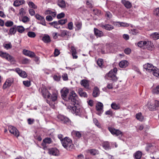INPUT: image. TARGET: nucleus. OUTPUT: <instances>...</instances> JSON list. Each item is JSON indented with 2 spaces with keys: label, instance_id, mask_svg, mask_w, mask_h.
<instances>
[{
  "label": "nucleus",
  "instance_id": "a19ab883",
  "mask_svg": "<svg viewBox=\"0 0 159 159\" xmlns=\"http://www.w3.org/2000/svg\"><path fill=\"white\" fill-rule=\"evenodd\" d=\"M152 72L154 76L159 77V70L156 67V69H154Z\"/></svg>",
  "mask_w": 159,
  "mask_h": 159
},
{
  "label": "nucleus",
  "instance_id": "6ab92c4d",
  "mask_svg": "<svg viewBox=\"0 0 159 159\" xmlns=\"http://www.w3.org/2000/svg\"><path fill=\"white\" fill-rule=\"evenodd\" d=\"M81 85L85 88L89 89V83L88 81L86 80H83L80 82Z\"/></svg>",
  "mask_w": 159,
  "mask_h": 159
},
{
  "label": "nucleus",
  "instance_id": "9d476101",
  "mask_svg": "<svg viewBox=\"0 0 159 159\" xmlns=\"http://www.w3.org/2000/svg\"><path fill=\"white\" fill-rule=\"evenodd\" d=\"M35 17L37 20L40 21V22L39 23L40 24L44 26H46V21L44 17L41 16L38 14H36L35 15Z\"/></svg>",
  "mask_w": 159,
  "mask_h": 159
},
{
  "label": "nucleus",
  "instance_id": "c756f323",
  "mask_svg": "<svg viewBox=\"0 0 159 159\" xmlns=\"http://www.w3.org/2000/svg\"><path fill=\"white\" fill-rule=\"evenodd\" d=\"M102 146L103 148L106 150H109L111 149V147L109 142L105 141L102 144Z\"/></svg>",
  "mask_w": 159,
  "mask_h": 159
},
{
  "label": "nucleus",
  "instance_id": "9b49d317",
  "mask_svg": "<svg viewBox=\"0 0 159 159\" xmlns=\"http://www.w3.org/2000/svg\"><path fill=\"white\" fill-rule=\"evenodd\" d=\"M144 68L146 69L147 71L149 72H151L154 70L156 69V67L153 66L152 64L147 63L143 66Z\"/></svg>",
  "mask_w": 159,
  "mask_h": 159
},
{
  "label": "nucleus",
  "instance_id": "aec40b11",
  "mask_svg": "<svg viewBox=\"0 0 159 159\" xmlns=\"http://www.w3.org/2000/svg\"><path fill=\"white\" fill-rule=\"evenodd\" d=\"M149 150L153 154L156 152L158 150V148L156 146L151 144L148 145Z\"/></svg>",
  "mask_w": 159,
  "mask_h": 159
},
{
  "label": "nucleus",
  "instance_id": "e433bc0d",
  "mask_svg": "<svg viewBox=\"0 0 159 159\" xmlns=\"http://www.w3.org/2000/svg\"><path fill=\"white\" fill-rule=\"evenodd\" d=\"M49 24L53 26L54 28L58 29L60 28V27H58V25H59L58 23V21H54L52 22L49 23Z\"/></svg>",
  "mask_w": 159,
  "mask_h": 159
},
{
  "label": "nucleus",
  "instance_id": "8fccbe9b",
  "mask_svg": "<svg viewBox=\"0 0 159 159\" xmlns=\"http://www.w3.org/2000/svg\"><path fill=\"white\" fill-rule=\"evenodd\" d=\"M13 23L11 21H7L5 23V25L7 27H10L13 25Z\"/></svg>",
  "mask_w": 159,
  "mask_h": 159
},
{
  "label": "nucleus",
  "instance_id": "dca6fc26",
  "mask_svg": "<svg viewBox=\"0 0 159 159\" xmlns=\"http://www.w3.org/2000/svg\"><path fill=\"white\" fill-rule=\"evenodd\" d=\"M94 34L98 37H101L104 36L103 33L102 31L99 30L98 29L94 28Z\"/></svg>",
  "mask_w": 159,
  "mask_h": 159
},
{
  "label": "nucleus",
  "instance_id": "a878e982",
  "mask_svg": "<svg viewBox=\"0 0 159 159\" xmlns=\"http://www.w3.org/2000/svg\"><path fill=\"white\" fill-rule=\"evenodd\" d=\"M96 110L99 112H101L103 111V105L101 102H98L96 105Z\"/></svg>",
  "mask_w": 159,
  "mask_h": 159
},
{
  "label": "nucleus",
  "instance_id": "6e6552de",
  "mask_svg": "<svg viewBox=\"0 0 159 159\" xmlns=\"http://www.w3.org/2000/svg\"><path fill=\"white\" fill-rule=\"evenodd\" d=\"M14 81V79L12 78H11L7 79L3 85V88L5 89L10 87L13 83Z\"/></svg>",
  "mask_w": 159,
  "mask_h": 159
},
{
  "label": "nucleus",
  "instance_id": "2f4dec72",
  "mask_svg": "<svg viewBox=\"0 0 159 159\" xmlns=\"http://www.w3.org/2000/svg\"><path fill=\"white\" fill-rule=\"evenodd\" d=\"M70 35V33L69 31L66 30H62L60 36L64 37L65 36H69Z\"/></svg>",
  "mask_w": 159,
  "mask_h": 159
},
{
  "label": "nucleus",
  "instance_id": "a211bd4d",
  "mask_svg": "<svg viewBox=\"0 0 159 159\" xmlns=\"http://www.w3.org/2000/svg\"><path fill=\"white\" fill-rule=\"evenodd\" d=\"M121 3L127 9L131 8L132 7L131 3L129 1L126 0H121Z\"/></svg>",
  "mask_w": 159,
  "mask_h": 159
},
{
  "label": "nucleus",
  "instance_id": "393cba45",
  "mask_svg": "<svg viewBox=\"0 0 159 159\" xmlns=\"http://www.w3.org/2000/svg\"><path fill=\"white\" fill-rule=\"evenodd\" d=\"M129 63L126 60L122 61L119 63V66L121 68H125L128 65Z\"/></svg>",
  "mask_w": 159,
  "mask_h": 159
},
{
  "label": "nucleus",
  "instance_id": "bb28decb",
  "mask_svg": "<svg viewBox=\"0 0 159 159\" xmlns=\"http://www.w3.org/2000/svg\"><path fill=\"white\" fill-rule=\"evenodd\" d=\"M154 46L153 43L150 41H147V44H146L145 48H146L148 50H152Z\"/></svg>",
  "mask_w": 159,
  "mask_h": 159
},
{
  "label": "nucleus",
  "instance_id": "052dcab7",
  "mask_svg": "<svg viewBox=\"0 0 159 159\" xmlns=\"http://www.w3.org/2000/svg\"><path fill=\"white\" fill-rule=\"evenodd\" d=\"M29 20V18L26 16H25L23 17L22 19V21L23 22L25 23Z\"/></svg>",
  "mask_w": 159,
  "mask_h": 159
},
{
  "label": "nucleus",
  "instance_id": "39448f33",
  "mask_svg": "<svg viewBox=\"0 0 159 159\" xmlns=\"http://www.w3.org/2000/svg\"><path fill=\"white\" fill-rule=\"evenodd\" d=\"M117 71L116 68H114L113 70H111L108 73V76L111 80L113 81H116L117 80V78L116 75Z\"/></svg>",
  "mask_w": 159,
  "mask_h": 159
},
{
  "label": "nucleus",
  "instance_id": "f3484780",
  "mask_svg": "<svg viewBox=\"0 0 159 159\" xmlns=\"http://www.w3.org/2000/svg\"><path fill=\"white\" fill-rule=\"evenodd\" d=\"M23 53L25 55L31 57H34L35 56V54L34 52L25 49L23 50Z\"/></svg>",
  "mask_w": 159,
  "mask_h": 159
},
{
  "label": "nucleus",
  "instance_id": "7c9ffc66",
  "mask_svg": "<svg viewBox=\"0 0 159 159\" xmlns=\"http://www.w3.org/2000/svg\"><path fill=\"white\" fill-rule=\"evenodd\" d=\"M147 44V41H143L139 42L138 43V46L139 47L145 48V47Z\"/></svg>",
  "mask_w": 159,
  "mask_h": 159
},
{
  "label": "nucleus",
  "instance_id": "c85d7f7f",
  "mask_svg": "<svg viewBox=\"0 0 159 159\" xmlns=\"http://www.w3.org/2000/svg\"><path fill=\"white\" fill-rule=\"evenodd\" d=\"M99 92L98 89L96 87H95L93 91V96L94 97H96L99 95Z\"/></svg>",
  "mask_w": 159,
  "mask_h": 159
},
{
  "label": "nucleus",
  "instance_id": "423d86ee",
  "mask_svg": "<svg viewBox=\"0 0 159 159\" xmlns=\"http://www.w3.org/2000/svg\"><path fill=\"white\" fill-rule=\"evenodd\" d=\"M58 120L64 124H69L70 122V119L64 115H58L57 116Z\"/></svg>",
  "mask_w": 159,
  "mask_h": 159
},
{
  "label": "nucleus",
  "instance_id": "ddd939ff",
  "mask_svg": "<svg viewBox=\"0 0 159 159\" xmlns=\"http://www.w3.org/2000/svg\"><path fill=\"white\" fill-rule=\"evenodd\" d=\"M52 142V141L51 138H45L42 143V146L43 147L44 149L46 148V144H50Z\"/></svg>",
  "mask_w": 159,
  "mask_h": 159
},
{
  "label": "nucleus",
  "instance_id": "4d7b16f0",
  "mask_svg": "<svg viewBox=\"0 0 159 159\" xmlns=\"http://www.w3.org/2000/svg\"><path fill=\"white\" fill-rule=\"evenodd\" d=\"M103 60L102 59H98L97 61V63L98 65L100 67L102 65L103 63Z\"/></svg>",
  "mask_w": 159,
  "mask_h": 159
},
{
  "label": "nucleus",
  "instance_id": "ea45409f",
  "mask_svg": "<svg viewBox=\"0 0 159 159\" xmlns=\"http://www.w3.org/2000/svg\"><path fill=\"white\" fill-rule=\"evenodd\" d=\"M111 107L112 109L115 110H117L120 109V107L119 105L116 103H113L111 105Z\"/></svg>",
  "mask_w": 159,
  "mask_h": 159
},
{
  "label": "nucleus",
  "instance_id": "f8f14e48",
  "mask_svg": "<svg viewBox=\"0 0 159 159\" xmlns=\"http://www.w3.org/2000/svg\"><path fill=\"white\" fill-rule=\"evenodd\" d=\"M48 153L51 155L58 156L59 155V151L56 148H52L48 149Z\"/></svg>",
  "mask_w": 159,
  "mask_h": 159
},
{
  "label": "nucleus",
  "instance_id": "680f3d73",
  "mask_svg": "<svg viewBox=\"0 0 159 159\" xmlns=\"http://www.w3.org/2000/svg\"><path fill=\"white\" fill-rule=\"evenodd\" d=\"M93 122L95 123V125L98 127H100L99 123L98 122V120L96 118H93Z\"/></svg>",
  "mask_w": 159,
  "mask_h": 159
},
{
  "label": "nucleus",
  "instance_id": "e2e57ef3",
  "mask_svg": "<svg viewBox=\"0 0 159 159\" xmlns=\"http://www.w3.org/2000/svg\"><path fill=\"white\" fill-rule=\"evenodd\" d=\"M61 78V76L59 75L57 76V75H54L53 77L54 80L57 81H59L60 80Z\"/></svg>",
  "mask_w": 159,
  "mask_h": 159
},
{
  "label": "nucleus",
  "instance_id": "13d9d810",
  "mask_svg": "<svg viewBox=\"0 0 159 159\" xmlns=\"http://www.w3.org/2000/svg\"><path fill=\"white\" fill-rule=\"evenodd\" d=\"M63 80L65 81H66L68 80V77L67 74L66 73L64 74L62 76Z\"/></svg>",
  "mask_w": 159,
  "mask_h": 159
},
{
  "label": "nucleus",
  "instance_id": "3c124183",
  "mask_svg": "<svg viewBox=\"0 0 159 159\" xmlns=\"http://www.w3.org/2000/svg\"><path fill=\"white\" fill-rule=\"evenodd\" d=\"M105 16L107 18V19H110L112 17L111 14L109 11H106L105 14Z\"/></svg>",
  "mask_w": 159,
  "mask_h": 159
},
{
  "label": "nucleus",
  "instance_id": "cd10ccee",
  "mask_svg": "<svg viewBox=\"0 0 159 159\" xmlns=\"http://www.w3.org/2000/svg\"><path fill=\"white\" fill-rule=\"evenodd\" d=\"M75 25L76 27V30H80L82 27V22L81 21H78L75 22Z\"/></svg>",
  "mask_w": 159,
  "mask_h": 159
},
{
  "label": "nucleus",
  "instance_id": "72a5a7b5",
  "mask_svg": "<svg viewBox=\"0 0 159 159\" xmlns=\"http://www.w3.org/2000/svg\"><path fill=\"white\" fill-rule=\"evenodd\" d=\"M150 36L151 38H152L153 40H157L159 39V33H157L156 32L150 35Z\"/></svg>",
  "mask_w": 159,
  "mask_h": 159
},
{
  "label": "nucleus",
  "instance_id": "4c0bfd02",
  "mask_svg": "<svg viewBox=\"0 0 159 159\" xmlns=\"http://www.w3.org/2000/svg\"><path fill=\"white\" fill-rule=\"evenodd\" d=\"M116 23L118 24H116V25H118L120 26L125 27H128L129 26V24L126 23L120 22H117Z\"/></svg>",
  "mask_w": 159,
  "mask_h": 159
},
{
  "label": "nucleus",
  "instance_id": "603ef678",
  "mask_svg": "<svg viewBox=\"0 0 159 159\" xmlns=\"http://www.w3.org/2000/svg\"><path fill=\"white\" fill-rule=\"evenodd\" d=\"M130 33L134 35H136L137 33H139L138 30L135 29H131L130 30Z\"/></svg>",
  "mask_w": 159,
  "mask_h": 159
},
{
  "label": "nucleus",
  "instance_id": "a18cd8bd",
  "mask_svg": "<svg viewBox=\"0 0 159 159\" xmlns=\"http://www.w3.org/2000/svg\"><path fill=\"white\" fill-rule=\"evenodd\" d=\"M152 92L154 94H158L159 93V85H157L156 88L153 89Z\"/></svg>",
  "mask_w": 159,
  "mask_h": 159
},
{
  "label": "nucleus",
  "instance_id": "f257e3e1",
  "mask_svg": "<svg viewBox=\"0 0 159 159\" xmlns=\"http://www.w3.org/2000/svg\"><path fill=\"white\" fill-rule=\"evenodd\" d=\"M69 92V89L66 88H63L61 91V96L62 99L69 102L67 107L72 113L77 115L80 112L78 109H76L75 105L78 104V101L77 100V96L76 93L74 91H72L70 93V95L67 98V95Z\"/></svg>",
  "mask_w": 159,
  "mask_h": 159
},
{
  "label": "nucleus",
  "instance_id": "f03ea898",
  "mask_svg": "<svg viewBox=\"0 0 159 159\" xmlns=\"http://www.w3.org/2000/svg\"><path fill=\"white\" fill-rule=\"evenodd\" d=\"M61 143L63 147L67 150H70L74 147L72 140L68 137H66L61 140Z\"/></svg>",
  "mask_w": 159,
  "mask_h": 159
},
{
  "label": "nucleus",
  "instance_id": "0eeeda50",
  "mask_svg": "<svg viewBox=\"0 0 159 159\" xmlns=\"http://www.w3.org/2000/svg\"><path fill=\"white\" fill-rule=\"evenodd\" d=\"M108 129L113 135H116L117 136L121 137L123 134V133L119 129H116L110 127H109Z\"/></svg>",
  "mask_w": 159,
  "mask_h": 159
},
{
  "label": "nucleus",
  "instance_id": "864d4df0",
  "mask_svg": "<svg viewBox=\"0 0 159 159\" xmlns=\"http://www.w3.org/2000/svg\"><path fill=\"white\" fill-rule=\"evenodd\" d=\"M4 48L7 49H10L12 48V45L11 43H7L5 44L4 46Z\"/></svg>",
  "mask_w": 159,
  "mask_h": 159
},
{
  "label": "nucleus",
  "instance_id": "1a4fd4ad",
  "mask_svg": "<svg viewBox=\"0 0 159 159\" xmlns=\"http://www.w3.org/2000/svg\"><path fill=\"white\" fill-rule=\"evenodd\" d=\"M9 132L14 135L18 137L19 135V133L16 128L12 126H10L9 127Z\"/></svg>",
  "mask_w": 159,
  "mask_h": 159
},
{
  "label": "nucleus",
  "instance_id": "bf43d9fd",
  "mask_svg": "<svg viewBox=\"0 0 159 159\" xmlns=\"http://www.w3.org/2000/svg\"><path fill=\"white\" fill-rule=\"evenodd\" d=\"M28 124L31 125L33 124L34 122V120L33 119L29 118L27 120Z\"/></svg>",
  "mask_w": 159,
  "mask_h": 159
},
{
  "label": "nucleus",
  "instance_id": "473e14b6",
  "mask_svg": "<svg viewBox=\"0 0 159 159\" xmlns=\"http://www.w3.org/2000/svg\"><path fill=\"white\" fill-rule=\"evenodd\" d=\"M58 5L61 8H65L66 6V4L64 1L63 0H59L58 2Z\"/></svg>",
  "mask_w": 159,
  "mask_h": 159
},
{
  "label": "nucleus",
  "instance_id": "20e7f679",
  "mask_svg": "<svg viewBox=\"0 0 159 159\" xmlns=\"http://www.w3.org/2000/svg\"><path fill=\"white\" fill-rule=\"evenodd\" d=\"M0 56L10 62L14 63L15 62L14 58L7 52L0 51Z\"/></svg>",
  "mask_w": 159,
  "mask_h": 159
},
{
  "label": "nucleus",
  "instance_id": "49530a36",
  "mask_svg": "<svg viewBox=\"0 0 159 159\" xmlns=\"http://www.w3.org/2000/svg\"><path fill=\"white\" fill-rule=\"evenodd\" d=\"M16 25H14V26L12 27L11 28L9 31V33L11 34H14L16 32Z\"/></svg>",
  "mask_w": 159,
  "mask_h": 159
},
{
  "label": "nucleus",
  "instance_id": "6e6d98bb",
  "mask_svg": "<svg viewBox=\"0 0 159 159\" xmlns=\"http://www.w3.org/2000/svg\"><path fill=\"white\" fill-rule=\"evenodd\" d=\"M67 28L70 30H72L73 29V23L72 22L69 23L68 24Z\"/></svg>",
  "mask_w": 159,
  "mask_h": 159
},
{
  "label": "nucleus",
  "instance_id": "c03bdc74",
  "mask_svg": "<svg viewBox=\"0 0 159 159\" xmlns=\"http://www.w3.org/2000/svg\"><path fill=\"white\" fill-rule=\"evenodd\" d=\"M16 29L17 31L20 33H22L25 30V29L22 26H16Z\"/></svg>",
  "mask_w": 159,
  "mask_h": 159
},
{
  "label": "nucleus",
  "instance_id": "c9c22d12",
  "mask_svg": "<svg viewBox=\"0 0 159 159\" xmlns=\"http://www.w3.org/2000/svg\"><path fill=\"white\" fill-rule=\"evenodd\" d=\"M73 135H75L78 138H80L81 137V133L80 132L73 130L72 132Z\"/></svg>",
  "mask_w": 159,
  "mask_h": 159
},
{
  "label": "nucleus",
  "instance_id": "7ed1b4c3",
  "mask_svg": "<svg viewBox=\"0 0 159 159\" xmlns=\"http://www.w3.org/2000/svg\"><path fill=\"white\" fill-rule=\"evenodd\" d=\"M42 94L44 98H50L52 102L56 101L57 99L58 93L56 91H54L51 96V94L46 89L45 90L44 93L42 92Z\"/></svg>",
  "mask_w": 159,
  "mask_h": 159
},
{
  "label": "nucleus",
  "instance_id": "2eb2a0df",
  "mask_svg": "<svg viewBox=\"0 0 159 159\" xmlns=\"http://www.w3.org/2000/svg\"><path fill=\"white\" fill-rule=\"evenodd\" d=\"M148 107L150 111H154L157 110L156 107L153 101L148 102Z\"/></svg>",
  "mask_w": 159,
  "mask_h": 159
},
{
  "label": "nucleus",
  "instance_id": "de8ad7c7",
  "mask_svg": "<svg viewBox=\"0 0 159 159\" xmlns=\"http://www.w3.org/2000/svg\"><path fill=\"white\" fill-rule=\"evenodd\" d=\"M67 21V19H61L59 20L58 21V23L59 25H62L65 23H66Z\"/></svg>",
  "mask_w": 159,
  "mask_h": 159
},
{
  "label": "nucleus",
  "instance_id": "5701e85b",
  "mask_svg": "<svg viewBox=\"0 0 159 159\" xmlns=\"http://www.w3.org/2000/svg\"><path fill=\"white\" fill-rule=\"evenodd\" d=\"M101 27L102 28L109 31L112 30L114 28V26L113 25L109 24H106L105 25H102Z\"/></svg>",
  "mask_w": 159,
  "mask_h": 159
},
{
  "label": "nucleus",
  "instance_id": "58836bf2",
  "mask_svg": "<svg viewBox=\"0 0 159 159\" xmlns=\"http://www.w3.org/2000/svg\"><path fill=\"white\" fill-rule=\"evenodd\" d=\"M89 152L92 155H95L98 154V151L95 149H91L88 150Z\"/></svg>",
  "mask_w": 159,
  "mask_h": 159
},
{
  "label": "nucleus",
  "instance_id": "09e8293b",
  "mask_svg": "<svg viewBox=\"0 0 159 159\" xmlns=\"http://www.w3.org/2000/svg\"><path fill=\"white\" fill-rule=\"evenodd\" d=\"M27 35L28 36L32 38H33L36 36V34L34 32L32 31H29Z\"/></svg>",
  "mask_w": 159,
  "mask_h": 159
},
{
  "label": "nucleus",
  "instance_id": "f704fd0d",
  "mask_svg": "<svg viewBox=\"0 0 159 159\" xmlns=\"http://www.w3.org/2000/svg\"><path fill=\"white\" fill-rule=\"evenodd\" d=\"M134 156L136 159H140L142 156V152L140 151H138L134 154Z\"/></svg>",
  "mask_w": 159,
  "mask_h": 159
},
{
  "label": "nucleus",
  "instance_id": "412c9836",
  "mask_svg": "<svg viewBox=\"0 0 159 159\" xmlns=\"http://www.w3.org/2000/svg\"><path fill=\"white\" fill-rule=\"evenodd\" d=\"M42 40L45 43H48L51 42V40L49 35L45 34L43 37Z\"/></svg>",
  "mask_w": 159,
  "mask_h": 159
},
{
  "label": "nucleus",
  "instance_id": "774afa93",
  "mask_svg": "<svg viewBox=\"0 0 159 159\" xmlns=\"http://www.w3.org/2000/svg\"><path fill=\"white\" fill-rule=\"evenodd\" d=\"M154 14L157 16H159V7L156 8L154 11Z\"/></svg>",
  "mask_w": 159,
  "mask_h": 159
},
{
  "label": "nucleus",
  "instance_id": "4be33fe9",
  "mask_svg": "<svg viewBox=\"0 0 159 159\" xmlns=\"http://www.w3.org/2000/svg\"><path fill=\"white\" fill-rule=\"evenodd\" d=\"M78 92L79 94L81 97L84 98L87 97V94L85 92L83 91V90L82 88H79L78 89Z\"/></svg>",
  "mask_w": 159,
  "mask_h": 159
},
{
  "label": "nucleus",
  "instance_id": "69168bd1",
  "mask_svg": "<svg viewBox=\"0 0 159 159\" xmlns=\"http://www.w3.org/2000/svg\"><path fill=\"white\" fill-rule=\"evenodd\" d=\"M46 20L48 21H51L53 20V18L51 16L48 15L46 16Z\"/></svg>",
  "mask_w": 159,
  "mask_h": 159
},
{
  "label": "nucleus",
  "instance_id": "79ce46f5",
  "mask_svg": "<svg viewBox=\"0 0 159 159\" xmlns=\"http://www.w3.org/2000/svg\"><path fill=\"white\" fill-rule=\"evenodd\" d=\"M136 117L137 120L140 121H142L143 120V117L141 113L137 114L136 115Z\"/></svg>",
  "mask_w": 159,
  "mask_h": 159
},
{
  "label": "nucleus",
  "instance_id": "b1692460",
  "mask_svg": "<svg viewBox=\"0 0 159 159\" xmlns=\"http://www.w3.org/2000/svg\"><path fill=\"white\" fill-rule=\"evenodd\" d=\"M25 3V1L24 0H16L14 2L13 5L15 7H18Z\"/></svg>",
  "mask_w": 159,
  "mask_h": 159
},
{
  "label": "nucleus",
  "instance_id": "4468645a",
  "mask_svg": "<svg viewBox=\"0 0 159 159\" xmlns=\"http://www.w3.org/2000/svg\"><path fill=\"white\" fill-rule=\"evenodd\" d=\"M15 70L20 76L24 78L27 77V75L25 72L20 70V68H16L15 69Z\"/></svg>",
  "mask_w": 159,
  "mask_h": 159
},
{
  "label": "nucleus",
  "instance_id": "5fc2aeb1",
  "mask_svg": "<svg viewBox=\"0 0 159 159\" xmlns=\"http://www.w3.org/2000/svg\"><path fill=\"white\" fill-rule=\"evenodd\" d=\"M23 84L26 86L29 87L30 85V82L28 80L24 81H23Z\"/></svg>",
  "mask_w": 159,
  "mask_h": 159
},
{
  "label": "nucleus",
  "instance_id": "0e129e2a",
  "mask_svg": "<svg viewBox=\"0 0 159 159\" xmlns=\"http://www.w3.org/2000/svg\"><path fill=\"white\" fill-rule=\"evenodd\" d=\"M29 13L30 15L31 16H33L35 14V11L34 10L32 9H29Z\"/></svg>",
  "mask_w": 159,
  "mask_h": 159
},
{
  "label": "nucleus",
  "instance_id": "37998d69",
  "mask_svg": "<svg viewBox=\"0 0 159 159\" xmlns=\"http://www.w3.org/2000/svg\"><path fill=\"white\" fill-rule=\"evenodd\" d=\"M28 6L30 7L33 8L34 9H37V7L32 2H28Z\"/></svg>",
  "mask_w": 159,
  "mask_h": 159
},
{
  "label": "nucleus",
  "instance_id": "338daca9",
  "mask_svg": "<svg viewBox=\"0 0 159 159\" xmlns=\"http://www.w3.org/2000/svg\"><path fill=\"white\" fill-rule=\"evenodd\" d=\"M65 16V14L64 13H61L58 14L57 16V18L58 19H61Z\"/></svg>",
  "mask_w": 159,
  "mask_h": 159
}]
</instances>
